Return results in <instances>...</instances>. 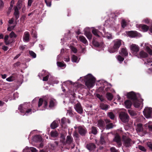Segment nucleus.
I'll list each match as a JSON object with an SVG mask.
<instances>
[{
    "instance_id": "f257e3e1",
    "label": "nucleus",
    "mask_w": 152,
    "mask_h": 152,
    "mask_svg": "<svg viewBox=\"0 0 152 152\" xmlns=\"http://www.w3.org/2000/svg\"><path fill=\"white\" fill-rule=\"evenodd\" d=\"M122 40L119 39L114 40L113 42V47L109 48L108 51L110 53H114L118 51L121 45Z\"/></svg>"
},
{
    "instance_id": "f03ea898",
    "label": "nucleus",
    "mask_w": 152,
    "mask_h": 152,
    "mask_svg": "<svg viewBox=\"0 0 152 152\" xmlns=\"http://www.w3.org/2000/svg\"><path fill=\"white\" fill-rule=\"evenodd\" d=\"M28 108L27 104H22L20 105L18 107V110L23 115H28L32 113L31 109Z\"/></svg>"
},
{
    "instance_id": "7ed1b4c3",
    "label": "nucleus",
    "mask_w": 152,
    "mask_h": 152,
    "mask_svg": "<svg viewBox=\"0 0 152 152\" xmlns=\"http://www.w3.org/2000/svg\"><path fill=\"white\" fill-rule=\"evenodd\" d=\"M38 107L40 108V110H42L48 109V102L45 100H43L42 99H40L39 100Z\"/></svg>"
},
{
    "instance_id": "20e7f679",
    "label": "nucleus",
    "mask_w": 152,
    "mask_h": 152,
    "mask_svg": "<svg viewBox=\"0 0 152 152\" xmlns=\"http://www.w3.org/2000/svg\"><path fill=\"white\" fill-rule=\"evenodd\" d=\"M143 100L141 99L140 96L137 98L133 101V105L135 107L139 108L140 109L142 108L143 105Z\"/></svg>"
},
{
    "instance_id": "39448f33",
    "label": "nucleus",
    "mask_w": 152,
    "mask_h": 152,
    "mask_svg": "<svg viewBox=\"0 0 152 152\" xmlns=\"http://www.w3.org/2000/svg\"><path fill=\"white\" fill-rule=\"evenodd\" d=\"M89 77L88 78V80L86 81L85 84L88 88H91L94 85L96 79L94 77Z\"/></svg>"
},
{
    "instance_id": "423d86ee",
    "label": "nucleus",
    "mask_w": 152,
    "mask_h": 152,
    "mask_svg": "<svg viewBox=\"0 0 152 152\" xmlns=\"http://www.w3.org/2000/svg\"><path fill=\"white\" fill-rule=\"evenodd\" d=\"M144 116L147 118H152V108L146 107L143 111Z\"/></svg>"
},
{
    "instance_id": "0eeeda50",
    "label": "nucleus",
    "mask_w": 152,
    "mask_h": 152,
    "mask_svg": "<svg viewBox=\"0 0 152 152\" xmlns=\"http://www.w3.org/2000/svg\"><path fill=\"white\" fill-rule=\"evenodd\" d=\"M119 117L122 121L124 123L127 122L129 121V116L126 113L124 112H121L119 115Z\"/></svg>"
},
{
    "instance_id": "6e6552de",
    "label": "nucleus",
    "mask_w": 152,
    "mask_h": 152,
    "mask_svg": "<svg viewBox=\"0 0 152 152\" xmlns=\"http://www.w3.org/2000/svg\"><path fill=\"white\" fill-rule=\"evenodd\" d=\"M130 48L132 53L136 56H137L138 55L137 53L138 52L140 49L138 45L134 44H132L130 46Z\"/></svg>"
},
{
    "instance_id": "1a4fd4ad",
    "label": "nucleus",
    "mask_w": 152,
    "mask_h": 152,
    "mask_svg": "<svg viewBox=\"0 0 152 152\" xmlns=\"http://www.w3.org/2000/svg\"><path fill=\"white\" fill-rule=\"evenodd\" d=\"M123 140L124 144L126 147H129L132 144V141L131 139L126 136L123 135Z\"/></svg>"
},
{
    "instance_id": "9d476101",
    "label": "nucleus",
    "mask_w": 152,
    "mask_h": 152,
    "mask_svg": "<svg viewBox=\"0 0 152 152\" xmlns=\"http://www.w3.org/2000/svg\"><path fill=\"white\" fill-rule=\"evenodd\" d=\"M18 97V94L15 92L14 94H11L8 95L7 96H6V97L4 98V100L6 102H7L8 99L10 100H11L12 99H15L16 98Z\"/></svg>"
},
{
    "instance_id": "9b49d317",
    "label": "nucleus",
    "mask_w": 152,
    "mask_h": 152,
    "mask_svg": "<svg viewBox=\"0 0 152 152\" xmlns=\"http://www.w3.org/2000/svg\"><path fill=\"white\" fill-rule=\"evenodd\" d=\"M140 96V95L139 94H135L134 92L132 91L128 93L127 95V96L128 98H130L133 101Z\"/></svg>"
},
{
    "instance_id": "f8f14e48",
    "label": "nucleus",
    "mask_w": 152,
    "mask_h": 152,
    "mask_svg": "<svg viewBox=\"0 0 152 152\" xmlns=\"http://www.w3.org/2000/svg\"><path fill=\"white\" fill-rule=\"evenodd\" d=\"M84 34L87 38L90 40L92 39V35L91 33L90 29L88 28H85L84 30Z\"/></svg>"
},
{
    "instance_id": "ddd939ff",
    "label": "nucleus",
    "mask_w": 152,
    "mask_h": 152,
    "mask_svg": "<svg viewBox=\"0 0 152 152\" xmlns=\"http://www.w3.org/2000/svg\"><path fill=\"white\" fill-rule=\"evenodd\" d=\"M74 107L78 113L81 114L83 113V110L80 103H77L76 104L75 106Z\"/></svg>"
},
{
    "instance_id": "4468645a",
    "label": "nucleus",
    "mask_w": 152,
    "mask_h": 152,
    "mask_svg": "<svg viewBox=\"0 0 152 152\" xmlns=\"http://www.w3.org/2000/svg\"><path fill=\"white\" fill-rule=\"evenodd\" d=\"M78 130L79 133L81 135H84L87 132L86 129L81 126L78 127Z\"/></svg>"
},
{
    "instance_id": "2eb2a0df",
    "label": "nucleus",
    "mask_w": 152,
    "mask_h": 152,
    "mask_svg": "<svg viewBox=\"0 0 152 152\" xmlns=\"http://www.w3.org/2000/svg\"><path fill=\"white\" fill-rule=\"evenodd\" d=\"M60 122V120L57 119L54 121L50 125L52 129H54L57 127L58 126V124Z\"/></svg>"
},
{
    "instance_id": "dca6fc26",
    "label": "nucleus",
    "mask_w": 152,
    "mask_h": 152,
    "mask_svg": "<svg viewBox=\"0 0 152 152\" xmlns=\"http://www.w3.org/2000/svg\"><path fill=\"white\" fill-rule=\"evenodd\" d=\"M113 140L117 143L118 147H120L121 146L122 143L121 142V140L118 135H116L115 136Z\"/></svg>"
},
{
    "instance_id": "f3484780",
    "label": "nucleus",
    "mask_w": 152,
    "mask_h": 152,
    "mask_svg": "<svg viewBox=\"0 0 152 152\" xmlns=\"http://www.w3.org/2000/svg\"><path fill=\"white\" fill-rule=\"evenodd\" d=\"M30 34L28 32H25L23 36V41L26 42H28L29 40Z\"/></svg>"
},
{
    "instance_id": "a211bd4d",
    "label": "nucleus",
    "mask_w": 152,
    "mask_h": 152,
    "mask_svg": "<svg viewBox=\"0 0 152 152\" xmlns=\"http://www.w3.org/2000/svg\"><path fill=\"white\" fill-rule=\"evenodd\" d=\"M128 35L131 37H134L138 36V34L136 31H130L127 32Z\"/></svg>"
},
{
    "instance_id": "6ab92c4d",
    "label": "nucleus",
    "mask_w": 152,
    "mask_h": 152,
    "mask_svg": "<svg viewBox=\"0 0 152 152\" xmlns=\"http://www.w3.org/2000/svg\"><path fill=\"white\" fill-rule=\"evenodd\" d=\"M148 56V54L144 51L142 50L140 52L139 55H137V57L139 58L140 56V58H146Z\"/></svg>"
},
{
    "instance_id": "aec40b11",
    "label": "nucleus",
    "mask_w": 152,
    "mask_h": 152,
    "mask_svg": "<svg viewBox=\"0 0 152 152\" xmlns=\"http://www.w3.org/2000/svg\"><path fill=\"white\" fill-rule=\"evenodd\" d=\"M86 147L89 150L92 151L95 148L96 146L93 143H90L86 145Z\"/></svg>"
},
{
    "instance_id": "412c9836",
    "label": "nucleus",
    "mask_w": 152,
    "mask_h": 152,
    "mask_svg": "<svg viewBox=\"0 0 152 152\" xmlns=\"http://www.w3.org/2000/svg\"><path fill=\"white\" fill-rule=\"evenodd\" d=\"M120 54L123 56H126L128 55V52L126 48H122L121 50Z\"/></svg>"
},
{
    "instance_id": "4be33fe9",
    "label": "nucleus",
    "mask_w": 152,
    "mask_h": 152,
    "mask_svg": "<svg viewBox=\"0 0 152 152\" xmlns=\"http://www.w3.org/2000/svg\"><path fill=\"white\" fill-rule=\"evenodd\" d=\"M56 103V101L54 99H51L50 100L49 104L48 105V109L51 108L54 106Z\"/></svg>"
},
{
    "instance_id": "5701e85b",
    "label": "nucleus",
    "mask_w": 152,
    "mask_h": 152,
    "mask_svg": "<svg viewBox=\"0 0 152 152\" xmlns=\"http://www.w3.org/2000/svg\"><path fill=\"white\" fill-rule=\"evenodd\" d=\"M50 74L46 70H42L41 73H39L38 76H49Z\"/></svg>"
},
{
    "instance_id": "b1692460",
    "label": "nucleus",
    "mask_w": 152,
    "mask_h": 152,
    "mask_svg": "<svg viewBox=\"0 0 152 152\" xmlns=\"http://www.w3.org/2000/svg\"><path fill=\"white\" fill-rule=\"evenodd\" d=\"M73 141L72 137L70 136H68L66 137V141L65 142V144L66 143L70 144Z\"/></svg>"
},
{
    "instance_id": "393cba45",
    "label": "nucleus",
    "mask_w": 152,
    "mask_h": 152,
    "mask_svg": "<svg viewBox=\"0 0 152 152\" xmlns=\"http://www.w3.org/2000/svg\"><path fill=\"white\" fill-rule=\"evenodd\" d=\"M144 126L148 128L150 131L152 132V122H149L148 123L145 124Z\"/></svg>"
},
{
    "instance_id": "a878e982",
    "label": "nucleus",
    "mask_w": 152,
    "mask_h": 152,
    "mask_svg": "<svg viewBox=\"0 0 152 152\" xmlns=\"http://www.w3.org/2000/svg\"><path fill=\"white\" fill-rule=\"evenodd\" d=\"M79 39L84 44L88 43V42L85 37L83 36H80L79 37Z\"/></svg>"
},
{
    "instance_id": "bb28decb",
    "label": "nucleus",
    "mask_w": 152,
    "mask_h": 152,
    "mask_svg": "<svg viewBox=\"0 0 152 152\" xmlns=\"http://www.w3.org/2000/svg\"><path fill=\"white\" fill-rule=\"evenodd\" d=\"M136 130L137 132H142L143 131V128L142 127V124H139L137 125Z\"/></svg>"
},
{
    "instance_id": "cd10ccee",
    "label": "nucleus",
    "mask_w": 152,
    "mask_h": 152,
    "mask_svg": "<svg viewBox=\"0 0 152 152\" xmlns=\"http://www.w3.org/2000/svg\"><path fill=\"white\" fill-rule=\"evenodd\" d=\"M140 27L144 32L147 31L149 28L148 26L145 24L141 25Z\"/></svg>"
},
{
    "instance_id": "c85d7f7f",
    "label": "nucleus",
    "mask_w": 152,
    "mask_h": 152,
    "mask_svg": "<svg viewBox=\"0 0 152 152\" xmlns=\"http://www.w3.org/2000/svg\"><path fill=\"white\" fill-rule=\"evenodd\" d=\"M33 140L35 142H40L42 140V137H41L39 135H36L33 137Z\"/></svg>"
},
{
    "instance_id": "c756f323",
    "label": "nucleus",
    "mask_w": 152,
    "mask_h": 152,
    "mask_svg": "<svg viewBox=\"0 0 152 152\" xmlns=\"http://www.w3.org/2000/svg\"><path fill=\"white\" fill-rule=\"evenodd\" d=\"M104 125V121L102 120H99L98 121L97 126L100 128H102Z\"/></svg>"
},
{
    "instance_id": "7c9ffc66",
    "label": "nucleus",
    "mask_w": 152,
    "mask_h": 152,
    "mask_svg": "<svg viewBox=\"0 0 152 152\" xmlns=\"http://www.w3.org/2000/svg\"><path fill=\"white\" fill-rule=\"evenodd\" d=\"M126 107L127 108H129L132 105V102L129 100H127L124 103Z\"/></svg>"
},
{
    "instance_id": "2f4dec72",
    "label": "nucleus",
    "mask_w": 152,
    "mask_h": 152,
    "mask_svg": "<svg viewBox=\"0 0 152 152\" xmlns=\"http://www.w3.org/2000/svg\"><path fill=\"white\" fill-rule=\"evenodd\" d=\"M92 33L95 36L97 37H99V33L100 32L99 31L98 29L94 28L93 29L92 31Z\"/></svg>"
},
{
    "instance_id": "473e14b6",
    "label": "nucleus",
    "mask_w": 152,
    "mask_h": 152,
    "mask_svg": "<svg viewBox=\"0 0 152 152\" xmlns=\"http://www.w3.org/2000/svg\"><path fill=\"white\" fill-rule=\"evenodd\" d=\"M9 36L6 35L4 38V42L6 45H7L11 43L9 40H8Z\"/></svg>"
},
{
    "instance_id": "72a5a7b5",
    "label": "nucleus",
    "mask_w": 152,
    "mask_h": 152,
    "mask_svg": "<svg viewBox=\"0 0 152 152\" xmlns=\"http://www.w3.org/2000/svg\"><path fill=\"white\" fill-rule=\"evenodd\" d=\"M100 107L101 109L106 110L108 109L109 106L104 104H100Z\"/></svg>"
},
{
    "instance_id": "f704fd0d",
    "label": "nucleus",
    "mask_w": 152,
    "mask_h": 152,
    "mask_svg": "<svg viewBox=\"0 0 152 152\" xmlns=\"http://www.w3.org/2000/svg\"><path fill=\"white\" fill-rule=\"evenodd\" d=\"M121 27L123 28H124L127 25V23L124 19H122L121 22Z\"/></svg>"
},
{
    "instance_id": "c9c22d12",
    "label": "nucleus",
    "mask_w": 152,
    "mask_h": 152,
    "mask_svg": "<svg viewBox=\"0 0 152 152\" xmlns=\"http://www.w3.org/2000/svg\"><path fill=\"white\" fill-rule=\"evenodd\" d=\"M106 97L108 100L111 101L112 99L113 96L111 93H107L106 94Z\"/></svg>"
},
{
    "instance_id": "e433bc0d",
    "label": "nucleus",
    "mask_w": 152,
    "mask_h": 152,
    "mask_svg": "<svg viewBox=\"0 0 152 152\" xmlns=\"http://www.w3.org/2000/svg\"><path fill=\"white\" fill-rule=\"evenodd\" d=\"M58 134L56 131H52L50 132V136L52 137H56Z\"/></svg>"
},
{
    "instance_id": "4c0bfd02",
    "label": "nucleus",
    "mask_w": 152,
    "mask_h": 152,
    "mask_svg": "<svg viewBox=\"0 0 152 152\" xmlns=\"http://www.w3.org/2000/svg\"><path fill=\"white\" fill-rule=\"evenodd\" d=\"M92 43L93 45L95 47H99L100 46L99 42L95 40L94 38L93 39Z\"/></svg>"
},
{
    "instance_id": "58836bf2",
    "label": "nucleus",
    "mask_w": 152,
    "mask_h": 152,
    "mask_svg": "<svg viewBox=\"0 0 152 152\" xmlns=\"http://www.w3.org/2000/svg\"><path fill=\"white\" fill-rule=\"evenodd\" d=\"M128 112L130 115L132 117L135 116L136 115V112L132 110H129Z\"/></svg>"
},
{
    "instance_id": "ea45409f",
    "label": "nucleus",
    "mask_w": 152,
    "mask_h": 152,
    "mask_svg": "<svg viewBox=\"0 0 152 152\" xmlns=\"http://www.w3.org/2000/svg\"><path fill=\"white\" fill-rule=\"evenodd\" d=\"M61 141L63 145H65V136L63 134H61Z\"/></svg>"
},
{
    "instance_id": "a19ab883",
    "label": "nucleus",
    "mask_w": 152,
    "mask_h": 152,
    "mask_svg": "<svg viewBox=\"0 0 152 152\" xmlns=\"http://www.w3.org/2000/svg\"><path fill=\"white\" fill-rule=\"evenodd\" d=\"M115 126V125H113L112 123H109L106 126V128L107 129H109L114 127Z\"/></svg>"
},
{
    "instance_id": "79ce46f5",
    "label": "nucleus",
    "mask_w": 152,
    "mask_h": 152,
    "mask_svg": "<svg viewBox=\"0 0 152 152\" xmlns=\"http://www.w3.org/2000/svg\"><path fill=\"white\" fill-rule=\"evenodd\" d=\"M92 133L94 134H96L97 132L96 127L94 126H92L91 128Z\"/></svg>"
},
{
    "instance_id": "37998d69",
    "label": "nucleus",
    "mask_w": 152,
    "mask_h": 152,
    "mask_svg": "<svg viewBox=\"0 0 152 152\" xmlns=\"http://www.w3.org/2000/svg\"><path fill=\"white\" fill-rule=\"evenodd\" d=\"M22 1L21 0H18L17 4V6L18 7L19 9L22 7Z\"/></svg>"
},
{
    "instance_id": "c03bdc74",
    "label": "nucleus",
    "mask_w": 152,
    "mask_h": 152,
    "mask_svg": "<svg viewBox=\"0 0 152 152\" xmlns=\"http://www.w3.org/2000/svg\"><path fill=\"white\" fill-rule=\"evenodd\" d=\"M108 116L111 119H114L115 118L114 114L111 112L109 113H108Z\"/></svg>"
},
{
    "instance_id": "a18cd8bd",
    "label": "nucleus",
    "mask_w": 152,
    "mask_h": 152,
    "mask_svg": "<svg viewBox=\"0 0 152 152\" xmlns=\"http://www.w3.org/2000/svg\"><path fill=\"white\" fill-rule=\"evenodd\" d=\"M9 36L11 38H12L13 37L16 38L17 37V35L12 31L10 33Z\"/></svg>"
},
{
    "instance_id": "49530a36",
    "label": "nucleus",
    "mask_w": 152,
    "mask_h": 152,
    "mask_svg": "<svg viewBox=\"0 0 152 152\" xmlns=\"http://www.w3.org/2000/svg\"><path fill=\"white\" fill-rule=\"evenodd\" d=\"M14 15L20 14V13L19 11V10L18 9V7L16 6L14 7Z\"/></svg>"
},
{
    "instance_id": "de8ad7c7",
    "label": "nucleus",
    "mask_w": 152,
    "mask_h": 152,
    "mask_svg": "<svg viewBox=\"0 0 152 152\" xmlns=\"http://www.w3.org/2000/svg\"><path fill=\"white\" fill-rule=\"evenodd\" d=\"M30 55L33 58H35L36 57V54L32 51L29 50V51Z\"/></svg>"
},
{
    "instance_id": "09e8293b",
    "label": "nucleus",
    "mask_w": 152,
    "mask_h": 152,
    "mask_svg": "<svg viewBox=\"0 0 152 152\" xmlns=\"http://www.w3.org/2000/svg\"><path fill=\"white\" fill-rule=\"evenodd\" d=\"M146 49L149 55L152 56V50L148 46L146 47Z\"/></svg>"
},
{
    "instance_id": "8fccbe9b",
    "label": "nucleus",
    "mask_w": 152,
    "mask_h": 152,
    "mask_svg": "<svg viewBox=\"0 0 152 152\" xmlns=\"http://www.w3.org/2000/svg\"><path fill=\"white\" fill-rule=\"evenodd\" d=\"M100 141L102 144H104L105 143V141L104 140V137L102 134L101 136Z\"/></svg>"
},
{
    "instance_id": "3c124183",
    "label": "nucleus",
    "mask_w": 152,
    "mask_h": 152,
    "mask_svg": "<svg viewBox=\"0 0 152 152\" xmlns=\"http://www.w3.org/2000/svg\"><path fill=\"white\" fill-rule=\"evenodd\" d=\"M77 59V56L74 55H73L72 56L71 60L73 62H76Z\"/></svg>"
},
{
    "instance_id": "603ef678",
    "label": "nucleus",
    "mask_w": 152,
    "mask_h": 152,
    "mask_svg": "<svg viewBox=\"0 0 152 152\" xmlns=\"http://www.w3.org/2000/svg\"><path fill=\"white\" fill-rule=\"evenodd\" d=\"M57 65L59 67H63L65 66H66V65L63 63L61 62H57Z\"/></svg>"
},
{
    "instance_id": "864d4df0",
    "label": "nucleus",
    "mask_w": 152,
    "mask_h": 152,
    "mask_svg": "<svg viewBox=\"0 0 152 152\" xmlns=\"http://www.w3.org/2000/svg\"><path fill=\"white\" fill-rule=\"evenodd\" d=\"M106 35L105 36V37L108 39H113L112 36L111 34L108 33L107 32V34H105Z\"/></svg>"
},
{
    "instance_id": "5fc2aeb1",
    "label": "nucleus",
    "mask_w": 152,
    "mask_h": 152,
    "mask_svg": "<svg viewBox=\"0 0 152 152\" xmlns=\"http://www.w3.org/2000/svg\"><path fill=\"white\" fill-rule=\"evenodd\" d=\"M66 122V118H63L61 119V126H63L64 125Z\"/></svg>"
},
{
    "instance_id": "6e6d98bb",
    "label": "nucleus",
    "mask_w": 152,
    "mask_h": 152,
    "mask_svg": "<svg viewBox=\"0 0 152 152\" xmlns=\"http://www.w3.org/2000/svg\"><path fill=\"white\" fill-rule=\"evenodd\" d=\"M117 58L118 61L120 62L123 61L124 60V58L120 55H118V56Z\"/></svg>"
},
{
    "instance_id": "4d7b16f0",
    "label": "nucleus",
    "mask_w": 152,
    "mask_h": 152,
    "mask_svg": "<svg viewBox=\"0 0 152 152\" xmlns=\"http://www.w3.org/2000/svg\"><path fill=\"white\" fill-rule=\"evenodd\" d=\"M138 148L140 150L145 152L146 151V149L143 146L141 145H139Z\"/></svg>"
},
{
    "instance_id": "13d9d810",
    "label": "nucleus",
    "mask_w": 152,
    "mask_h": 152,
    "mask_svg": "<svg viewBox=\"0 0 152 152\" xmlns=\"http://www.w3.org/2000/svg\"><path fill=\"white\" fill-rule=\"evenodd\" d=\"M13 77H9L6 79V80L9 82H11L14 80Z\"/></svg>"
},
{
    "instance_id": "bf43d9fd",
    "label": "nucleus",
    "mask_w": 152,
    "mask_h": 152,
    "mask_svg": "<svg viewBox=\"0 0 152 152\" xmlns=\"http://www.w3.org/2000/svg\"><path fill=\"white\" fill-rule=\"evenodd\" d=\"M45 3L49 7H50L51 5V2L50 1H48L47 0H44Z\"/></svg>"
},
{
    "instance_id": "052dcab7",
    "label": "nucleus",
    "mask_w": 152,
    "mask_h": 152,
    "mask_svg": "<svg viewBox=\"0 0 152 152\" xmlns=\"http://www.w3.org/2000/svg\"><path fill=\"white\" fill-rule=\"evenodd\" d=\"M110 151L111 152H119V151L115 149L114 147H112L110 148Z\"/></svg>"
},
{
    "instance_id": "680f3d73",
    "label": "nucleus",
    "mask_w": 152,
    "mask_h": 152,
    "mask_svg": "<svg viewBox=\"0 0 152 152\" xmlns=\"http://www.w3.org/2000/svg\"><path fill=\"white\" fill-rule=\"evenodd\" d=\"M71 50L74 53H76L77 51V50L76 48L72 47L71 48Z\"/></svg>"
},
{
    "instance_id": "e2e57ef3",
    "label": "nucleus",
    "mask_w": 152,
    "mask_h": 152,
    "mask_svg": "<svg viewBox=\"0 0 152 152\" xmlns=\"http://www.w3.org/2000/svg\"><path fill=\"white\" fill-rule=\"evenodd\" d=\"M150 20L148 18H146L143 21H144L145 23L148 24L149 23Z\"/></svg>"
},
{
    "instance_id": "0e129e2a",
    "label": "nucleus",
    "mask_w": 152,
    "mask_h": 152,
    "mask_svg": "<svg viewBox=\"0 0 152 152\" xmlns=\"http://www.w3.org/2000/svg\"><path fill=\"white\" fill-rule=\"evenodd\" d=\"M30 149L31 151L32 152H37V150L36 149L34 148L33 147H30L29 148V150Z\"/></svg>"
},
{
    "instance_id": "69168bd1",
    "label": "nucleus",
    "mask_w": 152,
    "mask_h": 152,
    "mask_svg": "<svg viewBox=\"0 0 152 152\" xmlns=\"http://www.w3.org/2000/svg\"><path fill=\"white\" fill-rule=\"evenodd\" d=\"M21 63L20 62L18 61L16 63L14 64V66L15 67H16L19 66L20 65Z\"/></svg>"
},
{
    "instance_id": "338daca9",
    "label": "nucleus",
    "mask_w": 152,
    "mask_h": 152,
    "mask_svg": "<svg viewBox=\"0 0 152 152\" xmlns=\"http://www.w3.org/2000/svg\"><path fill=\"white\" fill-rule=\"evenodd\" d=\"M9 48L8 47L4 45L2 47V49L4 51H7L8 49Z\"/></svg>"
},
{
    "instance_id": "774afa93",
    "label": "nucleus",
    "mask_w": 152,
    "mask_h": 152,
    "mask_svg": "<svg viewBox=\"0 0 152 152\" xmlns=\"http://www.w3.org/2000/svg\"><path fill=\"white\" fill-rule=\"evenodd\" d=\"M29 151V148L27 146L23 150V152H28Z\"/></svg>"
}]
</instances>
